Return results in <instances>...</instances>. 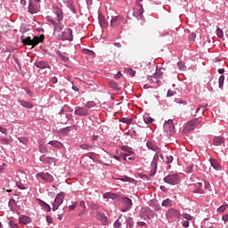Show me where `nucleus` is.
Masks as SVG:
<instances>
[{
    "instance_id": "nucleus-50",
    "label": "nucleus",
    "mask_w": 228,
    "mask_h": 228,
    "mask_svg": "<svg viewBox=\"0 0 228 228\" xmlns=\"http://www.w3.org/2000/svg\"><path fill=\"white\" fill-rule=\"evenodd\" d=\"M9 226L11 228H19V224H17L15 222H13L12 220L9 221Z\"/></svg>"
},
{
    "instance_id": "nucleus-29",
    "label": "nucleus",
    "mask_w": 228,
    "mask_h": 228,
    "mask_svg": "<svg viewBox=\"0 0 228 228\" xmlns=\"http://www.w3.org/2000/svg\"><path fill=\"white\" fill-rule=\"evenodd\" d=\"M109 85H110V88H112V90L118 92L119 88H118V84H117V82L111 80L109 82Z\"/></svg>"
},
{
    "instance_id": "nucleus-44",
    "label": "nucleus",
    "mask_w": 228,
    "mask_h": 228,
    "mask_svg": "<svg viewBox=\"0 0 228 228\" xmlns=\"http://www.w3.org/2000/svg\"><path fill=\"white\" fill-rule=\"evenodd\" d=\"M68 6L73 12V13H76V7L72 4V0H68Z\"/></svg>"
},
{
    "instance_id": "nucleus-34",
    "label": "nucleus",
    "mask_w": 228,
    "mask_h": 228,
    "mask_svg": "<svg viewBox=\"0 0 228 228\" xmlns=\"http://www.w3.org/2000/svg\"><path fill=\"white\" fill-rule=\"evenodd\" d=\"M134 226V221H133V218L128 217L126 219V227L127 228H133Z\"/></svg>"
},
{
    "instance_id": "nucleus-7",
    "label": "nucleus",
    "mask_w": 228,
    "mask_h": 228,
    "mask_svg": "<svg viewBox=\"0 0 228 228\" xmlns=\"http://www.w3.org/2000/svg\"><path fill=\"white\" fill-rule=\"evenodd\" d=\"M164 182L173 186L175 184H179V175H169L164 178Z\"/></svg>"
},
{
    "instance_id": "nucleus-24",
    "label": "nucleus",
    "mask_w": 228,
    "mask_h": 228,
    "mask_svg": "<svg viewBox=\"0 0 228 228\" xmlns=\"http://www.w3.org/2000/svg\"><path fill=\"white\" fill-rule=\"evenodd\" d=\"M210 164H211V167L215 168V170H220V164H218V161H216V159H210Z\"/></svg>"
},
{
    "instance_id": "nucleus-16",
    "label": "nucleus",
    "mask_w": 228,
    "mask_h": 228,
    "mask_svg": "<svg viewBox=\"0 0 228 228\" xmlns=\"http://www.w3.org/2000/svg\"><path fill=\"white\" fill-rule=\"evenodd\" d=\"M159 160V155L155 154V156L153 157V159L151 161V170H153L154 172H156L157 168H158V161Z\"/></svg>"
},
{
    "instance_id": "nucleus-54",
    "label": "nucleus",
    "mask_w": 228,
    "mask_h": 228,
    "mask_svg": "<svg viewBox=\"0 0 228 228\" xmlns=\"http://www.w3.org/2000/svg\"><path fill=\"white\" fill-rule=\"evenodd\" d=\"M187 174H191L193 172V166H189L185 168Z\"/></svg>"
},
{
    "instance_id": "nucleus-46",
    "label": "nucleus",
    "mask_w": 228,
    "mask_h": 228,
    "mask_svg": "<svg viewBox=\"0 0 228 228\" xmlns=\"http://www.w3.org/2000/svg\"><path fill=\"white\" fill-rule=\"evenodd\" d=\"M18 140L20 142V143H23V145H28V141L26 137H19Z\"/></svg>"
},
{
    "instance_id": "nucleus-2",
    "label": "nucleus",
    "mask_w": 228,
    "mask_h": 228,
    "mask_svg": "<svg viewBox=\"0 0 228 228\" xmlns=\"http://www.w3.org/2000/svg\"><path fill=\"white\" fill-rule=\"evenodd\" d=\"M201 123H202V121L199 120V118H195V119L189 121L188 123H186L184 125V127L183 130V134H186L190 133L191 131H193V129H195V127H197V126L200 125Z\"/></svg>"
},
{
    "instance_id": "nucleus-27",
    "label": "nucleus",
    "mask_w": 228,
    "mask_h": 228,
    "mask_svg": "<svg viewBox=\"0 0 228 228\" xmlns=\"http://www.w3.org/2000/svg\"><path fill=\"white\" fill-rule=\"evenodd\" d=\"M96 218L100 220L101 222H103V224H106L108 222V217L102 216L101 213L96 212Z\"/></svg>"
},
{
    "instance_id": "nucleus-49",
    "label": "nucleus",
    "mask_w": 228,
    "mask_h": 228,
    "mask_svg": "<svg viewBox=\"0 0 228 228\" xmlns=\"http://www.w3.org/2000/svg\"><path fill=\"white\" fill-rule=\"evenodd\" d=\"M90 208L93 209L94 211L99 209V204L95 203V202H92L90 205Z\"/></svg>"
},
{
    "instance_id": "nucleus-19",
    "label": "nucleus",
    "mask_w": 228,
    "mask_h": 228,
    "mask_svg": "<svg viewBox=\"0 0 228 228\" xmlns=\"http://www.w3.org/2000/svg\"><path fill=\"white\" fill-rule=\"evenodd\" d=\"M40 161H42V163L51 164V163H54L56 161V159L54 158H51V157L41 156Z\"/></svg>"
},
{
    "instance_id": "nucleus-61",
    "label": "nucleus",
    "mask_w": 228,
    "mask_h": 228,
    "mask_svg": "<svg viewBox=\"0 0 228 228\" xmlns=\"http://www.w3.org/2000/svg\"><path fill=\"white\" fill-rule=\"evenodd\" d=\"M16 186L19 190H26V187L22 183H17Z\"/></svg>"
},
{
    "instance_id": "nucleus-23",
    "label": "nucleus",
    "mask_w": 228,
    "mask_h": 228,
    "mask_svg": "<svg viewBox=\"0 0 228 228\" xmlns=\"http://www.w3.org/2000/svg\"><path fill=\"white\" fill-rule=\"evenodd\" d=\"M224 142V137L217 136L214 138L213 145H216V147H218V145H222V143Z\"/></svg>"
},
{
    "instance_id": "nucleus-9",
    "label": "nucleus",
    "mask_w": 228,
    "mask_h": 228,
    "mask_svg": "<svg viewBox=\"0 0 228 228\" xmlns=\"http://www.w3.org/2000/svg\"><path fill=\"white\" fill-rule=\"evenodd\" d=\"M37 177H40L43 181H45L46 183H54V177L52 176L49 173H38L37 175Z\"/></svg>"
},
{
    "instance_id": "nucleus-26",
    "label": "nucleus",
    "mask_w": 228,
    "mask_h": 228,
    "mask_svg": "<svg viewBox=\"0 0 228 228\" xmlns=\"http://www.w3.org/2000/svg\"><path fill=\"white\" fill-rule=\"evenodd\" d=\"M79 206L80 208H83V210L78 214V216H83V215L86 213V205L85 204V201L81 200Z\"/></svg>"
},
{
    "instance_id": "nucleus-5",
    "label": "nucleus",
    "mask_w": 228,
    "mask_h": 228,
    "mask_svg": "<svg viewBox=\"0 0 228 228\" xmlns=\"http://www.w3.org/2000/svg\"><path fill=\"white\" fill-rule=\"evenodd\" d=\"M164 131L169 136H172V134L175 133V126H174V121H172V119H168L164 123Z\"/></svg>"
},
{
    "instance_id": "nucleus-40",
    "label": "nucleus",
    "mask_w": 228,
    "mask_h": 228,
    "mask_svg": "<svg viewBox=\"0 0 228 228\" xmlns=\"http://www.w3.org/2000/svg\"><path fill=\"white\" fill-rule=\"evenodd\" d=\"M39 152H42V154H45V152H49L47 148L44 147L42 142H39Z\"/></svg>"
},
{
    "instance_id": "nucleus-3",
    "label": "nucleus",
    "mask_w": 228,
    "mask_h": 228,
    "mask_svg": "<svg viewBox=\"0 0 228 228\" xmlns=\"http://www.w3.org/2000/svg\"><path fill=\"white\" fill-rule=\"evenodd\" d=\"M127 20L122 15L114 16L110 20V28H118L122 24H126Z\"/></svg>"
},
{
    "instance_id": "nucleus-30",
    "label": "nucleus",
    "mask_w": 228,
    "mask_h": 228,
    "mask_svg": "<svg viewBox=\"0 0 228 228\" xmlns=\"http://www.w3.org/2000/svg\"><path fill=\"white\" fill-rule=\"evenodd\" d=\"M153 77L159 78V80L161 81V79H163V71H161V69H157Z\"/></svg>"
},
{
    "instance_id": "nucleus-4",
    "label": "nucleus",
    "mask_w": 228,
    "mask_h": 228,
    "mask_svg": "<svg viewBox=\"0 0 228 228\" xmlns=\"http://www.w3.org/2000/svg\"><path fill=\"white\" fill-rule=\"evenodd\" d=\"M63 200H65V192L61 191L58 193L55 197V200L53 203V211H56L61 204H63Z\"/></svg>"
},
{
    "instance_id": "nucleus-17",
    "label": "nucleus",
    "mask_w": 228,
    "mask_h": 228,
    "mask_svg": "<svg viewBox=\"0 0 228 228\" xmlns=\"http://www.w3.org/2000/svg\"><path fill=\"white\" fill-rule=\"evenodd\" d=\"M48 145H52V147H54V149H63V143L59 141H50Z\"/></svg>"
},
{
    "instance_id": "nucleus-56",
    "label": "nucleus",
    "mask_w": 228,
    "mask_h": 228,
    "mask_svg": "<svg viewBox=\"0 0 228 228\" xmlns=\"http://www.w3.org/2000/svg\"><path fill=\"white\" fill-rule=\"evenodd\" d=\"M195 38H197V34H195V33H191L189 36V39L191 40L192 42H195Z\"/></svg>"
},
{
    "instance_id": "nucleus-64",
    "label": "nucleus",
    "mask_w": 228,
    "mask_h": 228,
    "mask_svg": "<svg viewBox=\"0 0 228 228\" xmlns=\"http://www.w3.org/2000/svg\"><path fill=\"white\" fill-rule=\"evenodd\" d=\"M46 222H47L48 224H53V217H52L51 216H46Z\"/></svg>"
},
{
    "instance_id": "nucleus-42",
    "label": "nucleus",
    "mask_w": 228,
    "mask_h": 228,
    "mask_svg": "<svg viewBox=\"0 0 228 228\" xmlns=\"http://www.w3.org/2000/svg\"><path fill=\"white\" fill-rule=\"evenodd\" d=\"M225 81V77L222 75L219 77V88H224V82Z\"/></svg>"
},
{
    "instance_id": "nucleus-51",
    "label": "nucleus",
    "mask_w": 228,
    "mask_h": 228,
    "mask_svg": "<svg viewBox=\"0 0 228 228\" xmlns=\"http://www.w3.org/2000/svg\"><path fill=\"white\" fill-rule=\"evenodd\" d=\"M86 108H95V102H88L86 104Z\"/></svg>"
},
{
    "instance_id": "nucleus-31",
    "label": "nucleus",
    "mask_w": 228,
    "mask_h": 228,
    "mask_svg": "<svg viewBox=\"0 0 228 228\" xmlns=\"http://www.w3.org/2000/svg\"><path fill=\"white\" fill-rule=\"evenodd\" d=\"M162 206L164 208H171L172 207V200H170V199H167L165 200L162 201Z\"/></svg>"
},
{
    "instance_id": "nucleus-48",
    "label": "nucleus",
    "mask_w": 228,
    "mask_h": 228,
    "mask_svg": "<svg viewBox=\"0 0 228 228\" xmlns=\"http://www.w3.org/2000/svg\"><path fill=\"white\" fill-rule=\"evenodd\" d=\"M120 122H123V124H131V122H133V120L131 118H120Z\"/></svg>"
},
{
    "instance_id": "nucleus-6",
    "label": "nucleus",
    "mask_w": 228,
    "mask_h": 228,
    "mask_svg": "<svg viewBox=\"0 0 228 228\" xmlns=\"http://www.w3.org/2000/svg\"><path fill=\"white\" fill-rule=\"evenodd\" d=\"M140 216L143 220H151V218H154V211L151 208H143L141 209Z\"/></svg>"
},
{
    "instance_id": "nucleus-59",
    "label": "nucleus",
    "mask_w": 228,
    "mask_h": 228,
    "mask_svg": "<svg viewBox=\"0 0 228 228\" xmlns=\"http://www.w3.org/2000/svg\"><path fill=\"white\" fill-rule=\"evenodd\" d=\"M175 91L168 90L167 96L173 97V95H175Z\"/></svg>"
},
{
    "instance_id": "nucleus-55",
    "label": "nucleus",
    "mask_w": 228,
    "mask_h": 228,
    "mask_svg": "<svg viewBox=\"0 0 228 228\" xmlns=\"http://www.w3.org/2000/svg\"><path fill=\"white\" fill-rule=\"evenodd\" d=\"M77 208V202H74L72 205L69 207V211H74Z\"/></svg>"
},
{
    "instance_id": "nucleus-41",
    "label": "nucleus",
    "mask_w": 228,
    "mask_h": 228,
    "mask_svg": "<svg viewBox=\"0 0 228 228\" xmlns=\"http://www.w3.org/2000/svg\"><path fill=\"white\" fill-rule=\"evenodd\" d=\"M143 120H144L145 124H152V122H154V118H152L149 116L144 117Z\"/></svg>"
},
{
    "instance_id": "nucleus-43",
    "label": "nucleus",
    "mask_w": 228,
    "mask_h": 228,
    "mask_svg": "<svg viewBox=\"0 0 228 228\" xmlns=\"http://www.w3.org/2000/svg\"><path fill=\"white\" fill-rule=\"evenodd\" d=\"M83 53L85 54H88V56H92V58H94V56H95V53L93 51L88 50V49H84Z\"/></svg>"
},
{
    "instance_id": "nucleus-47",
    "label": "nucleus",
    "mask_w": 228,
    "mask_h": 228,
    "mask_svg": "<svg viewBox=\"0 0 228 228\" xmlns=\"http://www.w3.org/2000/svg\"><path fill=\"white\" fill-rule=\"evenodd\" d=\"M227 209V205H222L217 208L218 213H224Z\"/></svg>"
},
{
    "instance_id": "nucleus-28",
    "label": "nucleus",
    "mask_w": 228,
    "mask_h": 228,
    "mask_svg": "<svg viewBox=\"0 0 228 228\" xmlns=\"http://www.w3.org/2000/svg\"><path fill=\"white\" fill-rule=\"evenodd\" d=\"M40 206L43 207L45 211H47V213H50L51 211V206H49V204L45 203L43 200H40Z\"/></svg>"
},
{
    "instance_id": "nucleus-32",
    "label": "nucleus",
    "mask_w": 228,
    "mask_h": 228,
    "mask_svg": "<svg viewBox=\"0 0 228 228\" xmlns=\"http://www.w3.org/2000/svg\"><path fill=\"white\" fill-rule=\"evenodd\" d=\"M149 81H151V83H156V85H158L159 86V85L161 84V80H159V78H157L156 77H149Z\"/></svg>"
},
{
    "instance_id": "nucleus-11",
    "label": "nucleus",
    "mask_w": 228,
    "mask_h": 228,
    "mask_svg": "<svg viewBox=\"0 0 228 228\" xmlns=\"http://www.w3.org/2000/svg\"><path fill=\"white\" fill-rule=\"evenodd\" d=\"M180 213L179 211L171 208L167 212V218H171L172 220H179Z\"/></svg>"
},
{
    "instance_id": "nucleus-62",
    "label": "nucleus",
    "mask_w": 228,
    "mask_h": 228,
    "mask_svg": "<svg viewBox=\"0 0 228 228\" xmlns=\"http://www.w3.org/2000/svg\"><path fill=\"white\" fill-rule=\"evenodd\" d=\"M26 94H28V95H29V97H33V92H31V90H29L28 88H25Z\"/></svg>"
},
{
    "instance_id": "nucleus-63",
    "label": "nucleus",
    "mask_w": 228,
    "mask_h": 228,
    "mask_svg": "<svg viewBox=\"0 0 228 228\" xmlns=\"http://www.w3.org/2000/svg\"><path fill=\"white\" fill-rule=\"evenodd\" d=\"M183 227L188 228L190 227V222L189 221H183Z\"/></svg>"
},
{
    "instance_id": "nucleus-21",
    "label": "nucleus",
    "mask_w": 228,
    "mask_h": 228,
    "mask_svg": "<svg viewBox=\"0 0 228 228\" xmlns=\"http://www.w3.org/2000/svg\"><path fill=\"white\" fill-rule=\"evenodd\" d=\"M19 102H20V106H22L23 108H27V110H31L33 108L32 103L29 102L20 100V101H19Z\"/></svg>"
},
{
    "instance_id": "nucleus-14",
    "label": "nucleus",
    "mask_w": 228,
    "mask_h": 228,
    "mask_svg": "<svg viewBox=\"0 0 228 228\" xmlns=\"http://www.w3.org/2000/svg\"><path fill=\"white\" fill-rule=\"evenodd\" d=\"M53 12L57 16L58 22L63 20V11L60 7L53 6Z\"/></svg>"
},
{
    "instance_id": "nucleus-36",
    "label": "nucleus",
    "mask_w": 228,
    "mask_h": 228,
    "mask_svg": "<svg viewBox=\"0 0 228 228\" xmlns=\"http://www.w3.org/2000/svg\"><path fill=\"white\" fill-rule=\"evenodd\" d=\"M120 220H122V216H120L118 217V219L115 221V223H114L115 228H120L122 226V221H120Z\"/></svg>"
},
{
    "instance_id": "nucleus-37",
    "label": "nucleus",
    "mask_w": 228,
    "mask_h": 228,
    "mask_svg": "<svg viewBox=\"0 0 228 228\" xmlns=\"http://www.w3.org/2000/svg\"><path fill=\"white\" fill-rule=\"evenodd\" d=\"M183 217L185 218V220L189 221V222H193L194 217L193 216L190 215V214H183Z\"/></svg>"
},
{
    "instance_id": "nucleus-25",
    "label": "nucleus",
    "mask_w": 228,
    "mask_h": 228,
    "mask_svg": "<svg viewBox=\"0 0 228 228\" xmlns=\"http://www.w3.org/2000/svg\"><path fill=\"white\" fill-rule=\"evenodd\" d=\"M103 199H118V195L115 194V193H111V192H106L105 194H103Z\"/></svg>"
},
{
    "instance_id": "nucleus-60",
    "label": "nucleus",
    "mask_w": 228,
    "mask_h": 228,
    "mask_svg": "<svg viewBox=\"0 0 228 228\" xmlns=\"http://www.w3.org/2000/svg\"><path fill=\"white\" fill-rule=\"evenodd\" d=\"M177 66L179 67L180 70H184V63L179 61Z\"/></svg>"
},
{
    "instance_id": "nucleus-57",
    "label": "nucleus",
    "mask_w": 228,
    "mask_h": 228,
    "mask_svg": "<svg viewBox=\"0 0 228 228\" xmlns=\"http://www.w3.org/2000/svg\"><path fill=\"white\" fill-rule=\"evenodd\" d=\"M0 133H3V134H5V136L8 134V130L3 126H0Z\"/></svg>"
},
{
    "instance_id": "nucleus-35",
    "label": "nucleus",
    "mask_w": 228,
    "mask_h": 228,
    "mask_svg": "<svg viewBox=\"0 0 228 228\" xmlns=\"http://www.w3.org/2000/svg\"><path fill=\"white\" fill-rule=\"evenodd\" d=\"M125 71L128 76H131L132 77L136 76V71H134L133 69H126Z\"/></svg>"
},
{
    "instance_id": "nucleus-15",
    "label": "nucleus",
    "mask_w": 228,
    "mask_h": 228,
    "mask_svg": "<svg viewBox=\"0 0 228 228\" xmlns=\"http://www.w3.org/2000/svg\"><path fill=\"white\" fill-rule=\"evenodd\" d=\"M35 67H37V69H51V66L46 61H36Z\"/></svg>"
},
{
    "instance_id": "nucleus-8",
    "label": "nucleus",
    "mask_w": 228,
    "mask_h": 228,
    "mask_svg": "<svg viewBox=\"0 0 228 228\" xmlns=\"http://www.w3.org/2000/svg\"><path fill=\"white\" fill-rule=\"evenodd\" d=\"M123 206L121 208L122 213H126V211H129L131 207L133 206V201L129 198H122Z\"/></svg>"
},
{
    "instance_id": "nucleus-12",
    "label": "nucleus",
    "mask_w": 228,
    "mask_h": 228,
    "mask_svg": "<svg viewBox=\"0 0 228 228\" xmlns=\"http://www.w3.org/2000/svg\"><path fill=\"white\" fill-rule=\"evenodd\" d=\"M75 115H78V117H86L88 115V109L86 107H78L75 110Z\"/></svg>"
},
{
    "instance_id": "nucleus-58",
    "label": "nucleus",
    "mask_w": 228,
    "mask_h": 228,
    "mask_svg": "<svg viewBox=\"0 0 228 228\" xmlns=\"http://www.w3.org/2000/svg\"><path fill=\"white\" fill-rule=\"evenodd\" d=\"M80 148L88 151V149H92V146L89 144H82L80 145Z\"/></svg>"
},
{
    "instance_id": "nucleus-10",
    "label": "nucleus",
    "mask_w": 228,
    "mask_h": 228,
    "mask_svg": "<svg viewBox=\"0 0 228 228\" xmlns=\"http://www.w3.org/2000/svg\"><path fill=\"white\" fill-rule=\"evenodd\" d=\"M61 40H69V42H72V40H74V37L72 36V29L66 28L62 32Z\"/></svg>"
},
{
    "instance_id": "nucleus-52",
    "label": "nucleus",
    "mask_w": 228,
    "mask_h": 228,
    "mask_svg": "<svg viewBox=\"0 0 228 228\" xmlns=\"http://www.w3.org/2000/svg\"><path fill=\"white\" fill-rule=\"evenodd\" d=\"M173 161H174V157H172V155H167L166 163H167V165H169V163H172Z\"/></svg>"
},
{
    "instance_id": "nucleus-1",
    "label": "nucleus",
    "mask_w": 228,
    "mask_h": 228,
    "mask_svg": "<svg viewBox=\"0 0 228 228\" xmlns=\"http://www.w3.org/2000/svg\"><path fill=\"white\" fill-rule=\"evenodd\" d=\"M44 35H41L40 37L36 36L33 39H31L30 37H24V36L21 37V41L24 45H32V47H37L40 44V42H44Z\"/></svg>"
},
{
    "instance_id": "nucleus-20",
    "label": "nucleus",
    "mask_w": 228,
    "mask_h": 228,
    "mask_svg": "<svg viewBox=\"0 0 228 228\" xmlns=\"http://www.w3.org/2000/svg\"><path fill=\"white\" fill-rule=\"evenodd\" d=\"M19 220H20V224H21L22 225H27V224H31V218L26 216H20Z\"/></svg>"
},
{
    "instance_id": "nucleus-38",
    "label": "nucleus",
    "mask_w": 228,
    "mask_h": 228,
    "mask_svg": "<svg viewBox=\"0 0 228 228\" xmlns=\"http://www.w3.org/2000/svg\"><path fill=\"white\" fill-rule=\"evenodd\" d=\"M118 181H123V183H133V179L129 176H123L118 178Z\"/></svg>"
},
{
    "instance_id": "nucleus-22",
    "label": "nucleus",
    "mask_w": 228,
    "mask_h": 228,
    "mask_svg": "<svg viewBox=\"0 0 228 228\" xmlns=\"http://www.w3.org/2000/svg\"><path fill=\"white\" fill-rule=\"evenodd\" d=\"M28 12L29 13H37L38 12V6L35 5L33 2H29Z\"/></svg>"
},
{
    "instance_id": "nucleus-53",
    "label": "nucleus",
    "mask_w": 228,
    "mask_h": 228,
    "mask_svg": "<svg viewBox=\"0 0 228 228\" xmlns=\"http://www.w3.org/2000/svg\"><path fill=\"white\" fill-rule=\"evenodd\" d=\"M193 193H200V194H203L205 193V191H203L202 188L200 187H197V189L195 191H193Z\"/></svg>"
},
{
    "instance_id": "nucleus-33",
    "label": "nucleus",
    "mask_w": 228,
    "mask_h": 228,
    "mask_svg": "<svg viewBox=\"0 0 228 228\" xmlns=\"http://www.w3.org/2000/svg\"><path fill=\"white\" fill-rule=\"evenodd\" d=\"M206 108H208V105L200 106L196 110L195 112H191V115H193V117H197V113H199L200 110H202V113H204V111H206Z\"/></svg>"
},
{
    "instance_id": "nucleus-13",
    "label": "nucleus",
    "mask_w": 228,
    "mask_h": 228,
    "mask_svg": "<svg viewBox=\"0 0 228 228\" xmlns=\"http://www.w3.org/2000/svg\"><path fill=\"white\" fill-rule=\"evenodd\" d=\"M48 20L54 27V31H61V29H63V24H61L60 21H54V20L51 18H48Z\"/></svg>"
},
{
    "instance_id": "nucleus-39",
    "label": "nucleus",
    "mask_w": 228,
    "mask_h": 228,
    "mask_svg": "<svg viewBox=\"0 0 228 228\" xmlns=\"http://www.w3.org/2000/svg\"><path fill=\"white\" fill-rule=\"evenodd\" d=\"M147 147L150 148L151 151H159V148L152 144V142H147Z\"/></svg>"
},
{
    "instance_id": "nucleus-18",
    "label": "nucleus",
    "mask_w": 228,
    "mask_h": 228,
    "mask_svg": "<svg viewBox=\"0 0 228 228\" xmlns=\"http://www.w3.org/2000/svg\"><path fill=\"white\" fill-rule=\"evenodd\" d=\"M99 23L102 28H108V22L104 19V15L102 13H100L98 16Z\"/></svg>"
},
{
    "instance_id": "nucleus-45",
    "label": "nucleus",
    "mask_w": 228,
    "mask_h": 228,
    "mask_svg": "<svg viewBox=\"0 0 228 228\" xmlns=\"http://www.w3.org/2000/svg\"><path fill=\"white\" fill-rule=\"evenodd\" d=\"M216 35L219 38H224V30H222L220 28H217Z\"/></svg>"
}]
</instances>
